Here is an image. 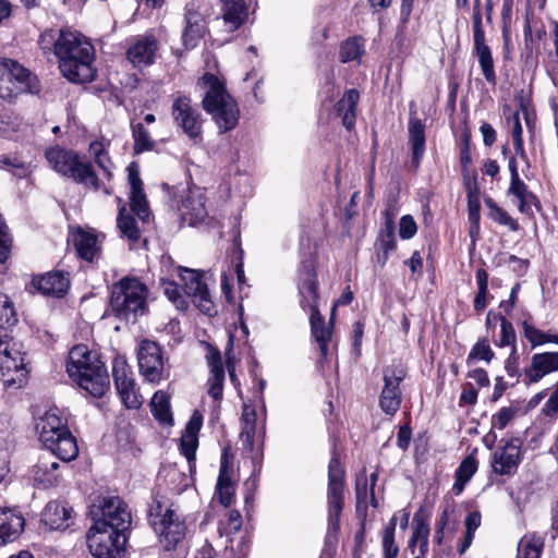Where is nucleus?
<instances>
[{"label":"nucleus","mask_w":558,"mask_h":558,"mask_svg":"<svg viewBox=\"0 0 558 558\" xmlns=\"http://www.w3.org/2000/svg\"><path fill=\"white\" fill-rule=\"evenodd\" d=\"M408 134L409 144L412 150V160L416 166H418L425 153L426 136L425 124L421 119L416 117L415 111H410Z\"/></svg>","instance_id":"obj_30"},{"label":"nucleus","mask_w":558,"mask_h":558,"mask_svg":"<svg viewBox=\"0 0 558 558\" xmlns=\"http://www.w3.org/2000/svg\"><path fill=\"white\" fill-rule=\"evenodd\" d=\"M156 50L157 41L154 37H142L128 49L126 57L135 68H142L154 62Z\"/></svg>","instance_id":"obj_32"},{"label":"nucleus","mask_w":558,"mask_h":558,"mask_svg":"<svg viewBox=\"0 0 558 558\" xmlns=\"http://www.w3.org/2000/svg\"><path fill=\"white\" fill-rule=\"evenodd\" d=\"M150 411L155 420L162 425H173V416L170 407V397L162 390L154 393L150 400Z\"/></svg>","instance_id":"obj_42"},{"label":"nucleus","mask_w":558,"mask_h":558,"mask_svg":"<svg viewBox=\"0 0 558 558\" xmlns=\"http://www.w3.org/2000/svg\"><path fill=\"white\" fill-rule=\"evenodd\" d=\"M485 204L489 209L488 216L495 222L508 227L511 231L519 230V223L504 208L499 207L492 198H486Z\"/></svg>","instance_id":"obj_48"},{"label":"nucleus","mask_w":558,"mask_h":558,"mask_svg":"<svg viewBox=\"0 0 558 558\" xmlns=\"http://www.w3.org/2000/svg\"><path fill=\"white\" fill-rule=\"evenodd\" d=\"M507 123L511 129V136L515 154L522 158H525L526 154L523 145L522 125L520 122L519 111L510 112L509 116H507Z\"/></svg>","instance_id":"obj_50"},{"label":"nucleus","mask_w":558,"mask_h":558,"mask_svg":"<svg viewBox=\"0 0 558 558\" xmlns=\"http://www.w3.org/2000/svg\"><path fill=\"white\" fill-rule=\"evenodd\" d=\"M112 376L118 395L125 408L140 409L143 397L138 392L132 367L123 356H116L112 360Z\"/></svg>","instance_id":"obj_14"},{"label":"nucleus","mask_w":558,"mask_h":558,"mask_svg":"<svg viewBox=\"0 0 558 558\" xmlns=\"http://www.w3.org/2000/svg\"><path fill=\"white\" fill-rule=\"evenodd\" d=\"M45 157L49 166L62 177L73 180L86 189L99 191L101 184L94 165L73 149L53 146L46 150Z\"/></svg>","instance_id":"obj_5"},{"label":"nucleus","mask_w":558,"mask_h":558,"mask_svg":"<svg viewBox=\"0 0 558 558\" xmlns=\"http://www.w3.org/2000/svg\"><path fill=\"white\" fill-rule=\"evenodd\" d=\"M311 332L319 345L322 356L328 354V343L331 339V327L325 326V320L319 311L311 312L310 316Z\"/></svg>","instance_id":"obj_39"},{"label":"nucleus","mask_w":558,"mask_h":558,"mask_svg":"<svg viewBox=\"0 0 558 558\" xmlns=\"http://www.w3.org/2000/svg\"><path fill=\"white\" fill-rule=\"evenodd\" d=\"M558 371V352L535 353L531 357V364L524 369L527 384H535L546 375Z\"/></svg>","instance_id":"obj_24"},{"label":"nucleus","mask_w":558,"mask_h":558,"mask_svg":"<svg viewBox=\"0 0 558 558\" xmlns=\"http://www.w3.org/2000/svg\"><path fill=\"white\" fill-rule=\"evenodd\" d=\"M184 22L182 41L186 49H192L207 32L206 21L194 3H187L184 9Z\"/></svg>","instance_id":"obj_22"},{"label":"nucleus","mask_w":558,"mask_h":558,"mask_svg":"<svg viewBox=\"0 0 558 558\" xmlns=\"http://www.w3.org/2000/svg\"><path fill=\"white\" fill-rule=\"evenodd\" d=\"M0 169H7L17 178H25L29 173L28 166L16 157L0 158Z\"/></svg>","instance_id":"obj_58"},{"label":"nucleus","mask_w":558,"mask_h":558,"mask_svg":"<svg viewBox=\"0 0 558 558\" xmlns=\"http://www.w3.org/2000/svg\"><path fill=\"white\" fill-rule=\"evenodd\" d=\"M359 100V92L352 88L345 90L341 99L336 104L337 114L341 117L342 124L348 131H351L355 125Z\"/></svg>","instance_id":"obj_35"},{"label":"nucleus","mask_w":558,"mask_h":558,"mask_svg":"<svg viewBox=\"0 0 558 558\" xmlns=\"http://www.w3.org/2000/svg\"><path fill=\"white\" fill-rule=\"evenodd\" d=\"M522 441L519 438L508 439L492 454L490 465L493 473L511 477L519 469L522 461Z\"/></svg>","instance_id":"obj_17"},{"label":"nucleus","mask_w":558,"mask_h":558,"mask_svg":"<svg viewBox=\"0 0 558 558\" xmlns=\"http://www.w3.org/2000/svg\"><path fill=\"white\" fill-rule=\"evenodd\" d=\"M544 538L535 533L525 534L518 546L519 558H541Z\"/></svg>","instance_id":"obj_44"},{"label":"nucleus","mask_w":558,"mask_h":558,"mask_svg":"<svg viewBox=\"0 0 558 558\" xmlns=\"http://www.w3.org/2000/svg\"><path fill=\"white\" fill-rule=\"evenodd\" d=\"M472 36H473V53L477 57L482 73L485 80L495 85L496 72L492 50L486 44L485 31L483 26V12H478L477 8L472 13Z\"/></svg>","instance_id":"obj_16"},{"label":"nucleus","mask_w":558,"mask_h":558,"mask_svg":"<svg viewBox=\"0 0 558 558\" xmlns=\"http://www.w3.org/2000/svg\"><path fill=\"white\" fill-rule=\"evenodd\" d=\"M365 52V41L362 36H353L345 39L339 49V60L342 63L360 61Z\"/></svg>","instance_id":"obj_43"},{"label":"nucleus","mask_w":558,"mask_h":558,"mask_svg":"<svg viewBox=\"0 0 558 558\" xmlns=\"http://www.w3.org/2000/svg\"><path fill=\"white\" fill-rule=\"evenodd\" d=\"M131 126L134 140V151L136 154H141L143 151L151 150L155 147V142L143 123H132Z\"/></svg>","instance_id":"obj_49"},{"label":"nucleus","mask_w":558,"mask_h":558,"mask_svg":"<svg viewBox=\"0 0 558 558\" xmlns=\"http://www.w3.org/2000/svg\"><path fill=\"white\" fill-rule=\"evenodd\" d=\"M39 440L52 457L70 462L78 456L76 438L66 427L63 418L52 411L46 412L36 423Z\"/></svg>","instance_id":"obj_6"},{"label":"nucleus","mask_w":558,"mask_h":558,"mask_svg":"<svg viewBox=\"0 0 558 558\" xmlns=\"http://www.w3.org/2000/svg\"><path fill=\"white\" fill-rule=\"evenodd\" d=\"M97 236L93 233L78 230L74 234V245L77 255L87 262H93L99 256V246Z\"/></svg>","instance_id":"obj_40"},{"label":"nucleus","mask_w":558,"mask_h":558,"mask_svg":"<svg viewBox=\"0 0 558 558\" xmlns=\"http://www.w3.org/2000/svg\"><path fill=\"white\" fill-rule=\"evenodd\" d=\"M396 246L393 218L387 215L385 226L374 244L375 260L381 268L387 264L389 255L396 250Z\"/></svg>","instance_id":"obj_28"},{"label":"nucleus","mask_w":558,"mask_h":558,"mask_svg":"<svg viewBox=\"0 0 558 558\" xmlns=\"http://www.w3.org/2000/svg\"><path fill=\"white\" fill-rule=\"evenodd\" d=\"M140 374L150 384H159L169 377V366L162 349L156 341L143 339L136 349Z\"/></svg>","instance_id":"obj_10"},{"label":"nucleus","mask_w":558,"mask_h":558,"mask_svg":"<svg viewBox=\"0 0 558 558\" xmlns=\"http://www.w3.org/2000/svg\"><path fill=\"white\" fill-rule=\"evenodd\" d=\"M17 323V315L8 295L0 293V329H11Z\"/></svg>","instance_id":"obj_52"},{"label":"nucleus","mask_w":558,"mask_h":558,"mask_svg":"<svg viewBox=\"0 0 558 558\" xmlns=\"http://www.w3.org/2000/svg\"><path fill=\"white\" fill-rule=\"evenodd\" d=\"M66 372L80 388L94 398H101L110 387L105 364L84 344L70 350Z\"/></svg>","instance_id":"obj_2"},{"label":"nucleus","mask_w":558,"mask_h":558,"mask_svg":"<svg viewBox=\"0 0 558 558\" xmlns=\"http://www.w3.org/2000/svg\"><path fill=\"white\" fill-rule=\"evenodd\" d=\"M154 531L166 550H172L185 536V524L175 510L167 509L161 522L155 523Z\"/></svg>","instance_id":"obj_19"},{"label":"nucleus","mask_w":558,"mask_h":558,"mask_svg":"<svg viewBox=\"0 0 558 558\" xmlns=\"http://www.w3.org/2000/svg\"><path fill=\"white\" fill-rule=\"evenodd\" d=\"M25 520L20 512L0 509V539L2 543L15 541L24 530Z\"/></svg>","instance_id":"obj_34"},{"label":"nucleus","mask_w":558,"mask_h":558,"mask_svg":"<svg viewBox=\"0 0 558 558\" xmlns=\"http://www.w3.org/2000/svg\"><path fill=\"white\" fill-rule=\"evenodd\" d=\"M128 178L130 183V206L131 210L143 222L147 223L150 219V209L146 195L143 190V182L140 178L138 167L132 162L128 167Z\"/></svg>","instance_id":"obj_21"},{"label":"nucleus","mask_w":558,"mask_h":558,"mask_svg":"<svg viewBox=\"0 0 558 558\" xmlns=\"http://www.w3.org/2000/svg\"><path fill=\"white\" fill-rule=\"evenodd\" d=\"M180 278L184 286V293L192 299L194 305L204 314L210 315L214 305L202 275L196 270L181 267Z\"/></svg>","instance_id":"obj_18"},{"label":"nucleus","mask_w":558,"mask_h":558,"mask_svg":"<svg viewBox=\"0 0 558 558\" xmlns=\"http://www.w3.org/2000/svg\"><path fill=\"white\" fill-rule=\"evenodd\" d=\"M300 304L303 310L310 312L318 311V282L317 276L312 262L302 263L299 271V283H298Z\"/></svg>","instance_id":"obj_20"},{"label":"nucleus","mask_w":558,"mask_h":558,"mask_svg":"<svg viewBox=\"0 0 558 558\" xmlns=\"http://www.w3.org/2000/svg\"><path fill=\"white\" fill-rule=\"evenodd\" d=\"M73 508L57 500L49 501L43 513V522L51 530H65L73 523Z\"/></svg>","instance_id":"obj_27"},{"label":"nucleus","mask_w":558,"mask_h":558,"mask_svg":"<svg viewBox=\"0 0 558 558\" xmlns=\"http://www.w3.org/2000/svg\"><path fill=\"white\" fill-rule=\"evenodd\" d=\"M233 475V458L227 451L223 450L221 460L219 476L216 485V497L218 501L228 508L231 506L234 499L235 483L232 481Z\"/></svg>","instance_id":"obj_23"},{"label":"nucleus","mask_w":558,"mask_h":558,"mask_svg":"<svg viewBox=\"0 0 558 558\" xmlns=\"http://www.w3.org/2000/svg\"><path fill=\"white\" fill-rule=\"evenodd\" d=\"M225 26L229 32L238 31L248 19L245 0H220Z\"/></svg>","instance_id":"obj_29"},{"label":"nucleus","mask_w":558,"mask_h":558,"mask_svg":"<svg viewBox=\"0 0 558 558\" xmlns=\"http://www.w3.org/2000/svg\"><path fill=\"white\" fill-rule=\"evenodd\" d=\"M167 509H172L168 499L162 496L155 495L147 510L148 522L151 527L155 523L161 522Z\"/></svg>","instance_id":"obj_54"},{"label":"nucleus","mask_w":558,"mask_h":558,"mask_svg":"<svg viewBox=\"0 0 558 558\" xmlns=\"http://www.w3.org/2000/svg\"><path fill=\"white\" fill-rule=\"evenodd\" d=\"M225 371L210 373L208 379V395L216 401L221 400L223 392Z\"/></svg>","instance_id":"obj_59"},{"label":"nucleus","mask_w":558,"mask_h":558,"mask_svg":"<svg viewBox=\"0 0 558 558\" xmlns=\"http://www.w3.org/2000/svg\"><path fill=\"white\" fill-rule=\"evenodd\" d=\"M94 523L102 522L106 527L125 532L131 524L126 504L118 496L98 497L89 507Z\"/></svg>","instance_id":"obj_9"},{"label":"nucleus","mask_w":558,"mask_h":558,"mask_svg":"<svg viewBox=\"0 0 558 558\" xmlns=\"http://www.w3.org/2000/svg\"><path fill=\"white\" fill-rule=\"evenodd\" d=\"M60 464L51 454H43L33 468L35 483L43 488L56 486L60 481Z\"/></svg>","instance_id":"obj_26"},{"label":"nucleus","mask_w":558,"mask_h":558,"mask_svg":"<svg viewBox=\"0 0 558 558\" xmlns=\"http://www.w3.org/2000/svg\"><path fill=\"white\" fill-rule=\"evenodd\" d=\"M178 211L182 222H186L191 227L203 222L207 217L205 197L202 194L189 192L178 206Z\"/></svg>","instance_id":"obj_25"},{"label":"nucleus","mask_w":558,"mask_h":558,"mask_svg":"<svg viewBox=\"0 0 558 558\" xmlns=\"http://www.w3.org/2000/svg\"><path fill=\"white\" fill-rule=\"evenodd\" d=\"M344 469L336 452L328 464V527L337 532L340 527V515L344 505Z\"/></svg>","instance_id":"obj_11"},{"label":"nucleus","mask_w":558,"mask_h":558,"mask_svg":"<svg viewBox=\"0 0 558 558\" xmlns=\"http://www.w3.org/2000/svg\"><path fill=\"white\" fill-rule=\"evenodd\" d=\"M206 359L210 367V373L225 371L221 361V353L217 348L209 345Z\"/></svg>","instance_id":"obj_63"},{"label":"nucleus","mask_w":558,"mask_h":558,"mask_svg":"<svg viewBox=\"0 0 558 558\" xmlns=\"http://www.w3.org/2000/svg\"><path fill=\"white\" fill-rule=\"evenodd\" d=\"M163 293L175 305L178 310L187 308L186 298L181 293L180 287L173 281H162Z\"/></svg>","instance_id":"obj_57"},{"label":"nucleus","mask_w":558,"mask_h":558,"mask_svg":"<svg viewBox=\"0 0 558 558\" xmlns=\"http://www.w3.org/2000/svg\"><path fill=\"white\" fill-rule=\"evenodd\" d=\"M117 226L123 236L132 242H136L141 238V230L136 225L134 217L125 213V207L122 206L117 217Z\"/></svg>","instance_id":"obj_46"},{"label":"nucleus","mask_w":558,"mask_h":558,"mask_svg":"<svg viewBox=\"0 0 558 558\" xmlns=\"http://www.w3.org/2000/svg\"><path fill=\"white\" fill-rule=\"evenodd\" d=\"M545 415L550 416L558 413V383L549 399L546 401L543 408Z\"/></svg>","instance_id":"obj_64"},{"label":"nucleus","mask_w":558,"mask_h":558,"mask_svg":"<svg viewBox=\"0 0 558 558\" xmlns=\"http://www.w3.org/2000/svg\"><path fill=\"white\" fill-rule=\"evenodd\" d=\"M37 77L16 60L0 58V98L12 100L19 95L38 93Z\"/></svg>","instance_id":"obj_7"},{"label":"nucleus","mask_w":558,"mask_h":558,"mask_svg":"<svg viewBox=\"0 0 558 558\" xmlns=\"http://www.w3.org/2000/svg\"><path fill=\"white\" fill-rule=\"evenodd\" d=\"M397 526V517L393 515L383 532V553L384 558H397L399 547L395 541V532Z\"/></svg>","instance_id":"obj_51"},{"label":"nucleus","mask_w":558,"mask_h":558,"mask_svg":"<svg viewBox=\"0 0 558 558\" xmlns=\"http://www.w3.org/2000/svg\"><path fill=\"white\" fill-rule=\"evenodd\" d=\"M495 356L494 351L492 350L487 338L478 339L477 342L472 347L468 357L466 364L468 366L473 365L476 360L485 361L489 363Z\"/></svg>","instance_id":"obj_53"},{"label":"nucleus","mask_w":558,"mask_h":558,"mask_svg":"<svg viewBox=\"0 0 558 558\" xmlns=\"http://www.w3.org/2000/svg\"><path fill=\"white\" fill-rule=\"evenodd\" d=\"M0 372L7 386H21L26 374L24 354L7 332L0 336Z\"/></svg>","instance_id":"obj_12"},{"label":"nucleus","mask_w":558,"mask_h":558,"mask_svg":"<svg viewBox=\"0 0 558 558\" xmlns=\"http://www.w3.org/2000/svg\"><path fill=\"white\" fill-rule=\"evenodd\" d=\"M464 187L468 194V211H469V221L471 223L470 234L473 238L480 228V211H481V203H480V189L477 186L476 179H466L464 181Z\"/></svg>","instance_id":"obj_36"},{"label":"nucleus","mask_w":558,"mask_h":558,"mask_svg":"<svg viewBox=\"0 0 558 558\" xmlns=\"http://www.w3.org/2000/svg\"><path fill=\"white\" fill-rule=\"evenodd\" d=\"M148 288L140 279L125 277L111 287L109 306L119 319L135 323L148 312Z\"/></svg>","instance_id":"obj_4"},{"label":"nucleus","mask_w":558,"mask_h":558,"mask_svg":"<svg viewBox=\"0 0 558 558\" xmlns=\"http://www.w3.org/2000/svg\"><path fill=\"white\" fill-rule=\"evenodd\" d=\"M205 90L202 99L204 110L209 113L221 133L233 130L240 118L236 101L226 85L213 73H205L197 83Z\"/></svg>","instance_id":"obj_3"},{"label":"nucleus","mask_w":558,"mask_h":558,"mask_svg":"<svg viewBox=\"0 0 558 558\" xmlns=\"http://www.w3.org/2000/svg\"><path fill=\"white\" fill-rule=\"evenodd\" d=\"M429 524L422 518L421 513L417 512L413 518V532L409 539V549L414 555L416 546H418V554L426 556L428 551V536H429Z\"/></svg>","instance_id":"obj_37"},{"label":"nucleus","mask_w":558,"mask_h":558,"mask_svg":"<svg viewBox=\"0 0 558 558\" xmlns=\"http://www.w3.org/2000/svg\"><path fill=\"white\" fill-rule=\"evenodd\" d=\"M505 371L509 377L515 379V383L519 381L521 373L519 368V355L517 353L515 348H512L511 353L509 354L508 359L505 362Z\"/></svg>","instance_id":"obj_62"},{"label":"nucleus","mask_w":558,"mask_h":558,"mask_svg":"<svg viewBox=\"0 0 558 558\" xmlns=\"http://www.w3.org/2000/svg\"><path fill=\"white\" fill-rule=\"evenodd\" d=\"M524 337L532 344V348L554 342L558 343V335H553L549 332H544L537 329L535 326L530 324L527 320H524L522 324Z\"/></svg>","instance_id":"obj_47"},{"label":"nucleus","mask_w":558,"mask_h":558,"mask_svg":"<svg viewBox=\"0 0 558 558\" xmlns=\"http://www.w3.org/2000/svg\"><path fill=\"white\" fill-rule=\"evenodd\" d=\"M242 527V515L238 510H230L226 517L220 520L218 525V533L220 537L226 536L225 547L228 548L232 542L230 536L238 533Z\"/></svg>","instance_id":"obj_45"},{"label":"nucleus","mask_w":558,"mask_h":558,"mask_svg":"<svg viewBox=\"0 0 558 558\" xmlns=\"http://www.w3.org/2000/svg\"><path fill=\"white\" fill-rule=\"evenodd\" d=\"M89 553L95 558H121L126 537L124 532L94 523L86 535Z\"/></svg>","instance_id":"obj_8"},{"label":"nucleus","mask_w":558,"mask_h":558,"mask_svg":"<svg viewBox=\"0 0 558 558\" xmlns=\"http://www.w3.org/2000/svg\"><path fill=\"white\" fill-rule=\"evenodd\" d=\"M495 320H500V339L496 342L498 347L512 345L515 348V331L513 325L502 315H495Z\"/></svg>","instance_id":"obj_56"},{"label":"nucleus","mask_w":558,"mask_h":558,"mask_svg":"<svg viewBox=\"0 0 558 558\" xmlns=\"http://www.w3.org/2000/svg\"><path fill=\"white\" fill-rule=\"evenodd\" d=\"M255 435L256 426H242L240 438L244 449L252 452V460L254 463L260 461L263 458V448H259L256 451L254 450ZM260 447H263V444Z\"/></svg>","instance_id":"obj_55"},{"label":"nucleus","mask_w":558,"mask_h":558,"mask_svg":"<svg viewBox=\"0 0 558 558\" xmlns=\"http://www.w3.org/2000/svg\"><path fill=\"white\" fill-rule=\"evenodd\" d=\"M508 194L518 199V209L529 217L534 216V209L541 210L542 205L537 196L531 192L523 180L510 182Z\"/></svg>","instance_id":"obj_33"},{"label":"nucleus","mask_w":558,"mask_h":558,"mask_svg":"<svg viewBox=\"0 0 558 558\" xmlns=\"http://www.w3.org/2000/svg\"><path fill=\"white\" fill-rule=\"evenodd\" d=\"M33 283L43 294L60 298L66 292L70 280L62 271H50L34 278Z\"/></svg>","instance_id":"obj_31"},{"label":"nucleus","mask_w":558,"mask_h":558,"mask_svg":"<svg viewBox=\"0 0 558 558\" xmlns=\"http://www.w3.org/2000/svg\"><path fill=\"white\" fill-rule=\"evenodd\" d=\"M171 116L177 126L191 140H197L202 134V114L192 106V99L179 94L171 106Z\"/></svg>","instance_id":"obj_15"},{"label":"nucleus","mask_w":558,"mask_h":558,"mask_svg":"<svg viewBox=\"0 0 558 558\" xmlns=\"http://www.w3.org/2000/svg\"><path fill=\"white\" fill-rule=\"evenodd\" d=\"M202 427V415L195 412L185 426L181 438V451L187 460L195 457L197 433Z\"/></svg>","instance_id":"obj_38"},{"label":"nucleus","mask_w":558,"mask_h":558,"mask_svg":"<svg viewBox=\"0 0 558 558\" xmlns=\"http://www.w3.org/2000/svg\"><path fill=\"white\" fill-rule=\"evenodd\" d=\"M407 377V368L401 363H392L383 371L384 387L379 395V408L387 415H395L401 405L400 384Z\"/></svg>","instance_id":"obj_13"},{"label":"nucleus","mask_w":558,"mask_h":558,"mask_svg":"<svg viewBox=\"0 0 558 558\" xmlns=\"http://www.w3.org/2000/svg\"><path fill=\"white\" fill-rule=\"evenodd\" d=\"M477 468L478 461L475 457V453L469 454L461 461L460 465L457 468L454 472L456 481L452 485V492L456 495H460L464 490L465 485L476 473Z\"/></svg>","instance_id":"obj_41"},{"label":"nucleus","mask_w":558,"mask_h":558,"mask_svg":"<svg viewBox=\"0 0 558 558\" xmlns=\"http://www.w3.org/2000/svg\"><path fill=\"white\" fill-rule=\"evenodd\" d=\"M514 414L515 410L513 408H501L495 415H493L492 424L498 429H504L514 417Z\"/></svg>","instance_id":"obj_61"},{"label":"nucleus","mask_w":558,"mask_h":558,"mask_svg":"<svg viewBox=\"0 0 558 558\" xmlns=\"http://www.w3.org/2000/svg\"><path fill=\"white\" fill-rule=\"evenodd\" d=\"M417 232V226L411 215H404L399 222V235L403 240L412 239Z\"/></svg>","instance_id":"obj_60"},{"label":"nucleus","mask_w":558,"mask_h":558,"mask_svg":"<svg viewBox=\"0 0 558 558\" xmlns=\"http://www.w3.org/2000/svg\"><path fill=\"white\" fill-rule=\"evenodd\" d=\"M39 46L45 53H54L59 69L68 81L83 84L95 78V48L80 33L47 29L39 37Z\"/></svg>","instance_id":"obj_1"}]
</instances>
